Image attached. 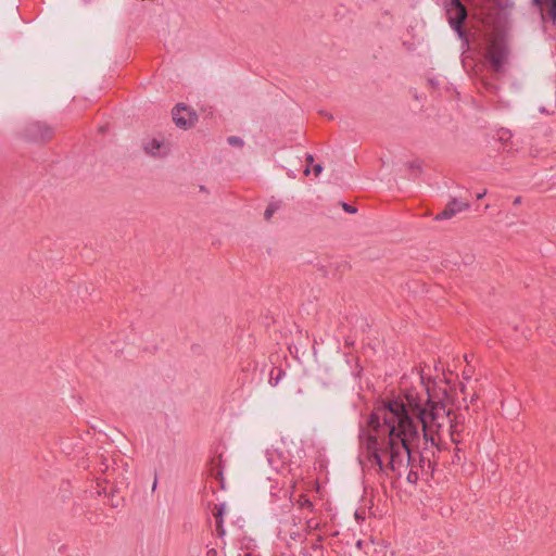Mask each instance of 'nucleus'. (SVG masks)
I'll list each match as a JSON object with an SVG mask.
<instances>
[{
    "instance_id": "24",
    "label": "nucleus",
    "mask_w": 556,
    "mask_h": 556,
    "mask_svg": "<svg viewBox=\"0 0 556 556\" xmlns=\"http://www.w3.org/2000/svg\"><path fill=\"white\" fill-rule=\"evenodd\" d=\"M307 161H308L309 163H312V162H313V156H312V155H307Z\"/></svg>"
},
{
    "instance_id": "15",
    "label": "nucleus",
    "mask_w": 556,
    "mask_h": 556,
    "mask_svg": "<svg viewBox=\"0 0 556 556\" xmlns=\"http://www.w3.org/2000/svg\"><path fill=\"white\" fill-rule=\"evenodd\" d=\"M342 207H343V210H344L345 212L351 213V214H353V213H355V212H356V208H355V207H353V206H351V205H350V204H348V203H343V204H342Z\"/></svg>"
},
{
    "instance_id": "10",
    "label": "nucleus",
    "mask_w": 556,
    "mask_h": 556,
    "mask_svg": "<svg viewBox=\"0 0 556 556\" xmlns=\"http://www.w3.org/2000/svg\"><path fill=\"white\" fill-rule=\"evenodd\" d=\"M298 504L302 509L313 510L314 507L313 503L305 496H301L298 501Z\"/></svg>"
},
{
    "instance_id": "5",
    "label": "nucleus",
    "mask_w": 556,
    "mask_h": 556,
    "mask_svg": "<svg viewBox=\"0 0 556 556\" xmlns=\"http://www.w3.org/2000/svg\"><path fill=\"white\" fill-rule=\"evenodd\" d=\"M144 150L153 156H165L170 151V144L163 138H152L144 143Z\"/></svg>"
},
{
    "instance_id": "8",
    "label": "nucleus",
    "mask_w": 556,
    "mask_h": 556,
    "mask_svg": "<svg viewBox=\"0 0 556 556\" xmlns=\"http://www.w3.org/2000/svg\"><path fill=\"white\" fill-rule=\"evenodd\" d=\"M225 511H226V504L225 503L219 504L215 516L217 519V531L220 536H223L225 534V530L223 529Z\"/></svg>"
},
{
    "instance_id": "9",
    "label": "nucleus",
    "mask_w": 556,
    "mask_h": 556,
    "mask_svg": "<svg viewBox=\"0 0 556 556\" xmlns=\"http://www.w3.org/2000/svg\"><path fill=\"white\" fill-rule=\"evenodd\" d=\"M454 216V213L452 211H450L448 206L446 205V207L441 212L439 213L434 219L435 220H443V219H450L451 217Z\"/></svg>"
},
{
    "instance_id": "7",
    "label": "nucleus",
    "mask_w": 556,
    "mask_h": 556,
    "mask_svg": "<svg viewBox=\"0 0 556 556\" xmlns=\"http://www.w3.org/2000/svg\"><path fill=\"white\" fill-rule=\"evenodd\" d=\"M447 206H448L450 211H452L454 213V215H456L460 212L466 211L469 207V204L467 202H463V201L454 198L447 203Z\"/></svg>"
},
{
    "instance_id": "1",
    "label": "nucleus",
    "mask_w": 556,
    "mask_h": 556,
    "mask_svg": "<svg viewBox=\"0 0 556 556\" xmlns=\"http://www.w3.org/2000/svg\"><path fill=\"white\" fill-rule=\"evenodd\" d=\"M450 410L441 402L431 401L428 394L408 391L404 399L382 402L370 413L366 427L359 429V462L378 472L391 470L407 481L416 483L413 454L428 444H438L440 431L450 427L453 442L455 430Z\"/></svg>"
},
{
    "instance_id": "13",
    "label": "nucleus",
    "mask_w": 556,
    "mask_h": 556,
    "mask_svg": "<svg viewBox=\"0 0 556 556\" xmlns=\"http://www.w3.org/2000/svg\"><path fill=\"white\" fill-rule=\"evenodd\" d=\"M228 142L229 144L231 146H235V147H242L243 146V141L240 137H229L228 138Z\"/></svg>"
},
{
    "instance_id": "16",
    "label": "nucleus",
    "mask_w": 556,
    "mask_h": 556,
    "mask_svg": "<svg viewBox=\"0 0 556 556\" xmlns=\"http://www.w3.org/2000/svg\"><path fill=\"white\" fill-rule=\"evenodd\" d=\"M313 172L315 175H319L323 172V166L320 164L314 165Z\"/></svg>"
},
{
    "instance_id": "4",
    "label": "nucleus",
    "mask_w": 556,
    "mask_h": 556,
    "mask_svg": "<svg viewBox=\"0 0 556 556\" xmlns=\"http://www.w3.org/2000/svg\"><path fill=\"white\" fill-rule=\"evenodd\" d=\"M488 60L496 72L503 70L506 62L507 52L501 45L493 42L490 45L486 53Z\"/></svg>"
},
{
    "instance_id": "23",
    "label": "nucleus",
    "mask_w": 556,
    "mask_h": 556,
    "mask_svg": "<svg viewBox=\"0 0 556 556\" xmlns=\"http://www.w3.org/2000/svg\"><path fill=\"white\" fill-rule=\"evenodd\" d=\"M521 202V198L517 197L515 200H514V204H519Z\"/></svg>"
},
{
    "instance_id": "12",
    "label": "nucleus",
    "mask_w": 556,
    "mask_h": 556,
    "mask_svg": "<svg viewBox=\"0 0 556 556\" xmlns=\"http://www.w3.org/2000/svg\"><path fill=\"white\" fill-rule=\"evenodd\" d=\"M462 462H463L462 451H460V448L456 447L454 455L452 457V463L453 464H462Z\"/></svg>"
},
{
    "instance_id": "3",
    "label": "nucleus",
    "mask_w": 556,
    "mask_h": 556,
    "mask_svg": "<svg viewBox=\"0 0 556 556\" xmlns=\"http://www.w3.org/2000/svg\"><path fill=\"white\" fill-rule=\"evenodd\" d=\"M173 121L179 128L186 129L193 125L197 115L182 104H177L173 109Z\"/></svg>"
},
{
    "instance_id": "20",
    "label": "nucleus",
    "mask_w": 556,
    "mask_h": 556,
    "mask_svg": "<svg viewBox=\"0 0 556 556\" xmlns=\"http://www.w3.org/2000/svg\"><path fill=\"white\" fill-rule=\"evenodd\" d=\"M485 193H486V191H485V190H484L483 192H481V193H478V194H477V199H478V200L482 199V198L485 195Z\"/></svg>"
},
{
    "instance_id": "26",
    "label": "nucleus",
    "mask_w": 556,
    "mask_h": 556,
    "mask_svg": "<svg viewBox=\"0 0 556 556\" xmlns=\"http://www.w3.org/2000/svg\"><path fill=\"white\" fill-rule=\"evenodd\" d=\"M464 378H465L466 380H469V379H470V377H469L468 375H465V376H464Z\"/></svg>"
},
{
    "instance_id": "17",
    "label": "nucleus",
    "mask_w": 556,
    "mask_h": 556,
    "mask_svg": "<svg viewBox=\"0 0 556 556\" xmlns=\"http://www.w3.org/2000/svg\"><path fill=\"white\" fill-rule=\"evenodd\" d=\"M279 380H280V374L276 378L271 377L269 382L271 383V386H277L279 383Z\"/></svg>"
},
{
    "instance_id": "6",
    "label": "nucleus",
    "mask_w": 556,
    "mask_h": 556,
    "mask_svg": "<svg viewBox=\"0 0 556 556\" xmlns=\"http://www.w3.org/2000/svg\"><path fill=\"white\" fill-rule=\"evenodd\" d=\"M267 460L269 466L277 472H282L286 469L288 459L283 456L282 452H280L278 448H271L268 450L267 453Z\"/></svg>"
},
{
    "instance_id": "19",
    "label": "nucleus",
    "mask_w": 556,
    "mask_h": 556,
    "mask_svg": "<svg viewBox=\"0 0 556 556\" xmlns=\"http://www.w3.org/2000/svg\"><path fill=\"white\" fill-rule=\"evenodd\" d=\"M206 556H217V551L215 548H208Z\"/></svg>"
},
{
    "instance_id": "21",
    "label": "nucleus",
    "mask_w": 556,
    "mask_h": 556,
    "mask_svg": "<svg viewBox=\"0 0 556 556\" xmlns=\"http://www.w3.org/2000/svg\"><path fill=\"white\" fill-rule=\"evenodd\" d=\"M419 462H420V466H421V467H424V466H425V463H426L425 457H424V456H420Z\"/></svg>"
},
{
    "instance_id": "22",
    "label": "nucleus",
    "mask_w": 556,
    "mask_h": 556,
    "mask_svg": "<svg viewBox=\"0 0 556 556\" xmlns=\"http://www.w3.org/2000/svg\"><path fill=\"white\" fill-rule=\"evenodd\" d=\"M156 485H157V479L155 478L154 479V482L152 484V490L154 491L156 489Z\"/></svg>"
},
{
    "instance_id": "14",
    "label": "nucleus",
    "mask_w": 556,
    "mask_h": 556,
    "mask_svg": "<svg viewBox=\"0 0 556 556\" xmlns=\"http://www.w3.org/2000/svg\"><path fill=\"white\" fill-rule=\"evenodd\" d=\"M549 15L556 22V0H553Z\"/></svg>"
},
{
    "instance_id": "25",
    "label": "nucleus",
    "mask_w": 556,
    "mask_h": 556,
    "mask_svg": "<svg viewBox=\"0 0 556 556\" xmlns=\"http://www.w3.org/2000/svg\"><path fill=\"white\" fill-rule=\"evenodd\" d=\"M309 172H311V170H309V168L307 167V168L305 169V172H304V173H305V175H308V174H309Z\"/></svg>"
},
{
    "instance_id": "11",
    "label": "nucleus",
    "mask_w": 556,
    "mask_h": 556,
    "mask_svg": "<svg viewBox=\"0 0 556 556\" xmlns=\"http://www.w3.org/2000/svg\"><path fill=\"white\" fill-rule=\"evenodd\" d=\"M278 204L276 203H270L267 208L265 210V213H264V217L266 220H269L271 218V216L274 215V213L278 210Z\"/></svg>"
},
{
    "instance_id": "2",
    "label": "nucleus",
    "mask_w": 556,
    "mask_h": 556,
    "mask_svg": "<svg viewBox=\"0 0 556 556\" xmlns=\"http://www.w3.org/2000/svg\"><path fill=\"white\" fill-rule=\"evenodd\" d=\"M447 14L451 27L458 34L460 38L464 37L462 31V23L467 16V11L462 4L460 0H447Z\"/></svg>"
},
{
    "instance_id": "18",
    "label": "nucleus",
    "mask_w": 556,
    "mask_h": 556,
    "mask_svg": "<svg viewBox=\"0 0 556 556\" xmlns=\"http://www.w3.org/2000/svg\"><path fill=\"white\" fill-rule=\"evenodd\" d=\"M307 526L308 528L314 529L318 527V522H316L314 519H311L307 521Z\"/></svg>"
}]
</instances>
